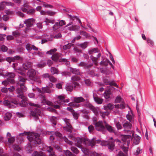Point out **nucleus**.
<instances>
[{"label": "nucleus", "instance_id": "53", "mask_svg": "<svg viewBox=\"0 0 156 156\" xmlns=\"http://www.w3.org/2000/svg\"><path fill=\"white\" fill-rule=\"evenodd\" d=\"M45 65L46 64L45 62H41L37 65V66L39 68H42L45 66Z\"/></svg>", "mask_w": 156, "mask_h": 156}, {"label": "nucleus", "instance_id": "58", "mask_svg": "<svg viewBox=\"0 0 156 156\" xmlns=\"http://www.w3.org/2000/svg\"><path fill=\"white\" fill-rule=\"evenodd\" d=\"M3 104L5 106H8L10 107L11 103L8 100H5L3 102Z\"/></svg>", "mask_w": 156, "mask_h": 156}, {"label": "nucleus", "instance_id": "30", "mask_svg": "<svg viewBox=\"0 0 156 156\" xmlns=\"http://www.w3.org/2000/svg\"><path fill=\"white\" fill-rule=\"evenodd\" d=\"M98 48H94L93 49H91L88 51V53L90 55H92L94 53L98 52Z\"/></svg>", "mask_w": 156, "mask_h": 156}, {"label": "nucleus", "instance_id": "3", "mask_svg": "<svg viewBox=\"0 0 156 156\" xmlns=\"http://www.w3.org/2000/svg\"><path fill=\"white\" fill-rule=\"evenodd\" d=\"M101 145L102 146H108V149L111 151L113 150L114 148V142L113 140V138L111 137L108 141H103L101 143Z\"/></svg>", "mask_w": 156, "mask_h": 156}, {"label": "nucleus", "instance_id": "32", "mask_svg": "<svg viewBox=\"0 0 156 156\" xmlns=\"http://www.w3.org/2000/svg\"><path fill=\"white\" fill-rule=\"evenodd\" d=\"M32 156H45V155L42 152H38L37 151H35L33 154Z\"/></svg>", "mask_w": 156, "mask_h": 156}, {"label": "nucleus", "instance_id": "17", "mask_svg": "<svg viewBox=\"0 0 156 156\" xmlns=\"http://www.w3.org/2000/svg\"><path fill=\"white\" fill-rule=\"evenodd\" d=\"M13 4L10 2H3L0 3V10H2L4 9L5 5H12Z\"/></svg>", "mask_w": 156, "mask_h": 156}, {"label": "nucleus", "instance_id": "47", "mask_svg": "<svg viewBox=\"0 0 156 156\" xmlns=\"http://www.w3.org/2000/svg\"><path fill=\"white\" fill-rule=\"evenodd\" d=\"M88 44V42H85L83 43L79 44V46L83 49H85L87 47Z\"/></svg>", "mask_w": 156, "mask_h": 156}, {"label": "nucleus", "instance_id": "56", "mask_svg": "<svg viewBox=\"0 0 156 156\" xmlns=\"http://www.w3.org/2000/svg\"><path fill=\"white\" fill-rule=\"evenodd\" d=\"M72 114L73 118L75 119H77L79 116V113L76 112H75L74 111L73 113H72Z\"/></svg>", "mask_w": 156, "mask_h": 156}, {"label": "nucleus", "instance_id": "44", "mask_svg": "<svg viewBox=\"0 0 156 156\" xmlns=\"http://www.w3.org/2000/svg\"><path fill=\"white\" fill-rule=\"evenodd\" d=\"M51 121L52 122L53 125H56L57 122V118L55 117H52L50 119Z\"/></svg>", "mask_w": 156, "mask_h": 156}, {"label": "nucleus", "instance_id": "26", "mask_svg": "<svg viewBox=\"0 0 156 156\" xmlns=\"http://www.w3.org/2000/svg\"><path fill=\"white\" fill-rule=\"evenodd\" d=\"M31 66V63L30 62H27L24 63L23 65V69L25 70L27 69Z\"/></svg>", "mask_w": 156, "mask_h": 156}, {"label": "nucleus", "instance_id": "60", "mask_svg": "<svg viewBox=\"0 0 156 156\" xmlns=\"http://www.w3.org/2000/svg\"><path fill=\"white\" fill-rule=\"evenodd\" d=\"M15 139L14 137H12L8 138V141L9 143L12 144L15 141Z\"/></svg>", "mask_w": 156, "mask_h": 156}, {"label": "nucleus", "instance_id": "20", "mask_svg": "<svg viewBox=\"0 0 156 156\" xmlns=\"http://www.w3.org/2000/svg\"><path fill=\"white\" fill-rule=\"evenodd\" d=\"M80 27L76 25H72L71 26L67 28L68 30L70 31H78Z\"/></svg>", "mask_w": 156, "mask_h": 156}, {"label": "nucleus", "instance_id": "37", "mask_svg": "<svg viewBox=\"0 0 156 156\" xmlns=\"http://www.w3.org/2000/svg\"><path fill=\"white\" fill-rule=\"evenodd\" d=\"M51 71L52 74H58V70L57 69L54 67H51Z\"/></svg>", "mask_w": 156, "mask_h": 156}, {"label": "nucleus", "instance_id": "59", "mask_svg": "<svg viewBox=\"0 0 156 156\" xmlns=\"http://www.w3.org/2000/svg\"><path fill=\"white\" fill-rule=\"evenodd\" d=\"M37 28L39 29H42L43 28L42 23V22H39L36 24Z\"/></svg>", "mask_w": 156, "mask_h": 156}, {"label": "nucleus", "instance_id": "48", "mask_svg": "<svg viewBox=\"0 0 156 156\" xmlns=\"http://www.w3.org/2000/svg\"><path fill=\"white\" fill-rule=\"evenodd\" d=\"M27 13L30 15H33L35 12V10L34 9L32 8V9L27 11Z\"/></svg>", "mask_w": 156, "mask_h": 156}, {"label": "nucleus", "instance_id": "42", "mask_svg": "<svg viewBox=\"0 0 156 156\" xmlns=\"http://www.w3.org/2000/svg\"><path fill=\"white\" fill-rule=\"evenodd\" d=\"M42 3L43 6L44 8H52L53 7L52 5L48 4L44 2H42Z\"/></svg>", "mask_w": 156, "mask_h": 156}, {"label": "nucleus", "instance_id": "4", "mask_svg": "<svg viewBox=\"0 0 156 156\" xmlns=\"http://www.w3.org/2000/svg\"><path fill=\"white\" fill-rule=\"evenodd\" d=\"M37 72L34 69H30L27 73V77L30 80H34V78L36 76Z\"/></svg>", "mask_w": 156, "mask_h": 156}, {"label": "nucleus", "instance_id": "1", "mask_svg": "<svg viewBox=\"0 0 156 156\" xmlns=\"http://www.w3.org/2000/svg\"><path fill=\"white\" fill-rule=\"evenodd\" d=\"M20 81L17 82L16 86L17 87L16 89V92L18 95V97L21 99V102H20L16 100H13L12 103L15 104L19 105L21 107H25L28 104L27 102V98L23 95V92L26 90V88L25 87L24 82L25 81V79L22 76L19 77Z\"/></svg>", "mask_w": 156, "mask_h": 156}, {"label": "nucleus", "instance_id": "11", "mask_svg": "<svg viewBox=\"0 0 156 156\" xmlns=\"http://www.w3.org/2000/svg\"><path fill=\"white\" fill-rule=\"evenodd\" d=\"M104 82L106 85H109L110 86H113L117 88L119 87L118 86L114 81H110L108 79L105 78L104 79Z\"/></svg>", "mask_w": 156, "mask_h": 156}, {"label": "nucleus", "instance_id": "6", "mask_svg": "<svg viewBox=\"0 0 156 156\" xmlns=\"http://www.w3.org/2000/svg\"><path fill=\"white\" fill-rule=\"evenodd\" d=\"M129 134L131 135V138L133 140L134 143L136 144H138L140 140V137L137 135H134V132L132 131H129Z\"/></svg>", "mask_w": 156, "mask_h": 156}, {"label": "nucleus", "instance_id": "43", "mask_svg": "<svg viewBox=\"0 0 156 156\" xmlns=\"http://www.w3.org/2000/svg\"><path fill=\"white\" fill-rule=\"evenodd\" d=\"M94 99L96 102L100 104H102L103 101L102 99L98 97H94Z\"/></svg>", "mask_w": 156, "mask_h": 156}, {"label": "nucleus", "instance_id": "28", "mask_svg": "<svg viewBox=\"0 0 156 156\" xmlns=\"http://www.w3.org/2000/svg\"><path fill=\"white\" fill-rule=\"evenodd\" d=\"M93 66L92 64L90 65H87L86 63L83 62H81L78 64V66H83L85 68H89Z\"/></svg>", "mask_w": 156, "mask_h": 156}, {"label": "nucleus", "instance_id": "36", "mask_svg": "<svg viewBox=\"0 0 156 156\" xmlns=\"http://www.w3.org/2000/svg\"><path fill=\"white\" fill-rule=\"evenodd\" d=\"M12 116V114L10 112H7L5 114L4 119L6 121L9 120Z\"/></svg>", "mask_w": 156, "mask_h": 156}, {"label": "nucleus", "instance_id": "12", "mask_svg": "<svg viewBox=\"0 0 156 156\" xmlns=\"http://www.w3.org/2000/svg\"><path fill=\"white\" fill-rule=\"evenodd\" d=\"M41 114V111L38 109H36L34 111H32L31 112V115L32 116L35 117L36 119H37L39 115H40Z\"/></svg>", "mask_w": 156, "mask_h": 156}, {"label": "nucleus", "instance_id": "21", "mask_svg": "<svg viewBox=\"0 0 156 156\" xmlns=\"http://www.w3.org/2000/svg\"><path fill=\"white\" fill-rule=\"evenodd\" d=\"M123 126L125 129H131L132 126L129 122L126 121L123 124Z\"/></svg>", "mask_w": 156, "mask_h": 156}, {"label": "nucleus", "instance_id": "49", "mask_svg": "<svg viewBox=\"0 0 156 156\" xmlns=\"http://www.w3.org/2000/svg\"><path fill=\"white\" fill-rule=\"evenodd\" d=\"M5 76L11 78H14L15 75V74L12 73H7L5 74Z\"/></svg>", "mask_w": 156, "mask_h": 156}, {"label": "nucleus", "instance_id": "35", "mask_svg": "<svg viewBox=\"0 0 156 156\" xmlns=\"http://www.w3.org/2000/svg\"><path fill=\"white\" fill-rule=\"evenodd\" d=\"M46 23V25H48L49 23L53 24L55 22L54 20L49 19L47 18H45V20L44 21Z\"/></svg>", "mask_w": 156, "mask_h": 156}, {"label": "nucleus", "instance_id": "22", "mask_svg": "<svg viewBox=\"0 0 156 156\" xmlns=\"http://www.w3.org/2000/svg\"><path fill=\"white\" fill-rule=\"evenodd\" d=\"M90 109L96 115H98L99 112L100 113V112L99 108L98 107L91 106L90 108Z\"/></svg>", "mask_w": 156, "mask_h": 156}, {"label": "nucleus", "instance_id": "39", "mask_svg": "<svg viewBox=\"0 0 156 156\" xmlns=\"http://www.w3.org/2000/svg\"><path fill=\"white\" fill-rule=\"evenodd\" d=\"M70 71L73 74L78 75L80 72L79 70L76 69H74L72 68H70Z\"/></svg>", "mask_w": 156, "mask_h": 156}, {"label": "nucleus", "instance_id": "50", "mask_svg": "<svg viewBox=\"0 0 156 156\" xmlns=\"http://www.w3.org/2000/svg\"><path fill=\"white\" fill-rule=\"evenodd\" d=\"M59 62H65V64L66 66H69L70 64V62L69 61H67V60L65 58H60L59 59Z\"/></svg>", "mask_w": 156, "mask_h": 156}, {"label": "nucleus", "instance_id": "9", "mask_svg": "<svg viewBox=\"0 0 156 156\" xmlns=\"http://www.w3.org/2000/svg\"><path fill=\"white\" fill-rule=\"evenodd\" d=\"M101 56V54L100 53H99L97 55V57H95L93 56L92 55H91L90 58L92 61L93 62L94 65L96 66H97L98 64V58H99Z\"/></svg>", "mask_w": 156, "mask_h": 156}, {"label": "nucleus", "instance_id": "57", "mask_svg": "<svg viewBox=\"0 0 156 156\" xmlns=\"http://www.w3.org/2000/svg\"><path fill=\"white\" fill-rule=\"evenodd\" d=\"M71 149L73 153L75 154H77L79 152V151L76 148L73 147H71Z\"/></svg>", "mask_w": 156, "mask_h": 156}, {"label": "nucleus", "instance_id": "52", "mask_svg": "<svg viewBox=\"0 0 156 156\" xmlns=\"http://www.w3.org/2000/svg\"><path fill=\"white\" fill-rule=\"evenodd\" d=\"M14 69L16 70V72L18 73L19 74L23 76L25 75V74L23 72L21 71V68H20L18 69Z\"/></svg>", "mask_w": 156, "mask_h": 156}, {"label": "nucleus", "instance_id": "18", "mask_svg": "<svg viewBox=\"0 0 156 156\" xmlns=\"http://www.w3.org/2000/svg\"><path fill=\"white\" fill-rule=\"evenodd\" d=\"M127 107L130 109V111L128 112V114L126 115V117L127 119L130 122H131L133 117V114L130 107L128 105H127Z\"/></svg>", "mask_w": 156, "mask_h": 156}, {"label": "nucleus", "instance_id": "62", "mask_svg": "<svg viewBox=\"0 0 156 156\" xmlns=\"http://www.w3.org/2000/svg\"><path fill=\"white\" fill-rule=\"evenodd\" d=\"M60 26L58 25V22H56L53 27L54 30H56L59 28Z\"/></svg>", "mask_w": 156, "mask_h": 156}, {"label": "nucleus", "instance_id": "33", "mask_svg": "<svg viewBox=\"0 0 156 156\" xmlns=\"http://www.w3.org/2000/svg\"><path fill=\"white\" fill-rule=\"evenodd\" d=\"M47 151L50 153L49 156H56L53 151V149L51 147H48L47 148Z\"/></svg>", "mask_w": 156, "mask_h": 156}, {"label": "nucleus", "instance_id": "51", "mask_svg": "<svg viewBox=\"0 0 156 156\" xmlns=\"http://www.w3.org/2000/svg\"><path fill=\"white\" fill-rule=\"evenodd\" d=\"M73 86L69 84H67L66 86V88L67 91H71L73 90Z\"/></svg>", "mask_w": 156, "mask_h": 156}, {"label": "nucleus", "instance_id": "25", "mask_svg": "<svg viewBox=\"0 0 156 156\" xmlns=\"http://www.w3.org/2000/svg\"><path fill=\"white\" fill-rule=\"evenodd\" d=\"M84 99L82 97L74 98V101L77 103H79L84 101Z\"/></svg>", "mask_w": 156, "mask_h": 156}, {"label": "nucleus", "instance_id": "19", "mask_svg": "<svg viewBox=\"0 0 156 156\" xmlns=\"http://www.w3.org/2000/svg\"><path fill=\"white\" fill-rule=\"evenodd\" d=\"M104 125L105 126V128L110 132L112 133L114 132L113 128L110 125H109L105 121H104Z\"/></svg>", "mask_w": 156, "mask_h": 156}, {"label": "nucleus", "instance_id": "27", "mask_svg": "<svg viewBox=\"0 0 156 156\" xmlns=\"http://www.w3.org/2000/svg\"><path fill=\"white\" fill-rule=\"evenodd\" d=\"M29 8L28 4L25 3L23 5L21 8V10L24 12H27V9Z\"/></svg>", "mask_w": 156, "mask_h": 156}, {"label": "nucleus", "instance_id": "41", "mask_svg": "<svg viewBox=\"0 0 156 156\" xmlns=\"http://www.w3.org/2000/svg\"><path fill=\"white\" fill-rule=\"evenodd\" d=\"M8 48L4 45H0V51L6 52L7 51Z\"/></svg>", "mask_w": 156, "mask_h": 156}, {"label": "nucleus", "instance_id": "54", "mask_svg": "<svg viewBox=\"0 0 156 156\" xmlns=\"http://www.w3.org/2000/svg\"><path fill=\"white\" fill-rule=\"evenodd\" d=\"M75 102H72L69 103V105L73 107H79V105L76 103Z\"/></svg>", "mask_w": 156, "mask_h": 156}, {"label": "nucleus", "instance_id": "63", "mask_svg": "<svg viewBox=\"0 0 156 156\" xmlns=\"http://www.w3.org/2000/svg\"><path fill=\"white\" fill-rule=\"evenodd\" d=\"M56 14V12L51 11H47V15L50 16H53Z\"/></svg>", "mask_w": 156, "mask_h": 156}, {"label": "nucleus", "instance_id": "10", "mask_svg": "<svg viewBox=\"0 0 156 156\" xmlns=\"http://www.w3.org/2000/svg\"><path fill=\"white\" fill-rule=\"evenodd\" d=\"M58 98L59 100L55 102V104L57 103L59 105H61L64 102H69L68 100H64L65 97L64 95H61L58 96Z\"/></svg>", "mask_w": 156, "mask_h": 156}, {"label": "nucleus", "instance_id": "24", "mask_svg": "<svg viewBox=\"0 0 156 156\" xmlns=\"http://www.w3.org/2000/svg\"><path fill=\"white\" fill-rule=\"evenodd\" d=\"M105 60V59H102V61L100 62L99 64L101 66H107L108 65L109 61L107 59Z\"/></svg>", "mask_w": 156, "mask_h": 156}, {"label": "nucleus", "instance_id": "46", "mask_svg": "<svg viewBox=\"0 0 156 156\" xmlns=\"http://www.w3.org/2000/svg\"><path fill=\"white\" fill-rule=\"evenodd\" d=\"M100 114L102 118H105V116H108L109 114V112H100Z\"/></svg>", "mask_w": 156, "mask_h": 156}, {"label": "nucleus", "instance_id": "7", "mask_svg": "<svg viewBox=\"0 0 156 156\" xmlns=\"http://www.w3.org/2000/svg\"><path fill=\"white\" fill-rule=\"evenodd\" d=\"M63 120L67 126V127H64V129L69 132H71L72 131L73 128L72 126L70 124L69 120L67 119H64Z\"/></svg>", "mask_w": 156, "mask_h": 156}, {"label": "nucleus", "instance_id": "34", "mask_svg": "<svg viewBox=\"0 0 156 156\" xmlns=\"http://www.w3.org/2000/svg\"><path fill=\"white\" fill-rule=\"evenodd\" d=\"M123 99L121 97L120 95H118L116 98L115 102V103H122L124 102Z\"/></svg>", "mask_w": 156, "mask_h": 156}, {"label": "nucleus", "instance_id": "16", "mask_svg": "<svg viewBox=\"0 0 156 156\" xmlns=\"http://www.w3.org/2000/svg\"><path fill=\"white\" fill-rule=\"evenodd\" d=\"M62 54L60 53H56L53 54L52 57V59L54 61L57 62L59 60V58L61 57Z\"/></svg>", "mask_w": 156, "mask_h": 156}, {"label": "nucleus", "instance_id": "40", "mask_svg": "<svg viewBox=\"0 0 156 156\" xmlns=\"http://www.w3.org/2000/svg\"><path fill=\"white\" fill-rule=\"evenodd\" d=\"M48 134L52 135L55 134L56 136L59 137H61L62 136V134L58 132H55V133L54 132H48Z\"/></svg>", "mask_w": 156, "mask_h": 156}, {"label": "nucleus", "instance_id": "55", "mask_svg": "<svg viewBox=\"0 0 156 156\" xmlns=\"http://www.w3.org/2000/svg\"><path fill=\"white\" fill-rule=\"evenodd\" d=\"M57 51V49L56 48L51 49L49 51H48L46 53L48 54L51 55L53 54L54 52Z\"/></svg>", "mask_w": 156, "mask_h": 156}, {"label": "nucleus", "instance_id": "14", "mask_svg": "<svg viewBox=\"0 0 156 156\" xmlns=\"http://www.w3.org/2000/svg\"><path fill=\"white\" fill-rule=\"evenodd\" d=\"M80 77L77 76H73L71 78V80L73 81V83L74 87H76L79 86V83L77 82H75L76 81H78L80 80Z\"/></svg>", "mask_w": 156, "mask_h": 156}, {"label": "nucleus", "instance_id": "8", "mask_svg": "<svg viewBox=\"0 0 156 156\" xmlns=\"http://www.w3.org/2000/svg\"><path fill=\"white\" fill-rule=\"evenodd\" d=\"M35 20L33 18H30L24 21V23L26 24L27 27H29L33 26L35 22Z\"/></svg>", "mask_w": 156, "mask_h": 156}, {"label": "nucleus", "instance_id": "45", "mask_svg": "<svg viewBox=\"0 0 156 156\" xmlns=\"http://www.w3.org/2000/svg\"><path fill=\"white\" fill-rule=\"evenodd\" d=\"M73 44L71 43H69L68 44L65 45L63 46V48L64 50H66L69 49Z\"/></svg>", "mask_w": 156, "mask_h": 156}, {"label": "nucleus", "instance_id": "5", "mask_svg": "<svg viewBox=\"0 0 156 156\" xmlns=\"http://www.w3.org/2000/svg\"><path fill=\"white\" fill-rule=\"evenodd\" d=\"M104 122L102 121H99L95 124V128L98 131L104 132L105 130V125H104Z\"/></svg>", "mask_w": 156, "mask_h": 156}, {"label": "nucleus", "instance_id": "13", "mask_svg": "<svg viewBox=\"0 0 156 156\" xmlns=\"http://www.w3.org/2000/svg\"><path fill=\"white\" fill-rule=\"evenodd\" d=\"M129 134L127 135H122L121 136V138L123 142H125L126 141H127V143H129V140L127 139H131V135L129 134V131H128Z\"/></svg>", "mask_w": 156, "mask_h": 156}, {"label": "nucleus", "instance_id": "15", "mask_svg": "<svg viewBox=\"0 0 156 156\" xmlns=\"http://www.w3.org/2000/svg\"><path fill=\"white\" fill-rule=\"evenodd\" d=\"M41 101L42 103L44 104H46L47 105L49 106H52V103L51 101H47L46 99L45 96L42 95L41 97Z\"/></svg>", "mask_w": 156, "mask_h": 156}, {"label": "nucleus", "instance_id": "29", "mask_svg": "<svg viewBox=\"0 0 156 156\" xmlns=\"http://www.w3.org/2000/svg\"><path fill=\"white\" fill-rule=\"evenodd\" d=\"M111 93L110 90H105L104 94V96L105 99H108L110 97Z\"/></svg>", "mask_w": 156, "mask_h": 156}, {"label": "nucleus", "instance_id": "38", "mask_svg": "<svg viewBox=\"0 0 156 156\" xmlns=\"http://www.w3.org/2000/svg\"><path fill=\"white\" fill-rule=\"evenodd\" d=\"M42 91L43 92L47 93H50L52 91L51 90H50L49 87H48L42 88Z\"/></svg>", "mask_w": 156, "mask_h": 156}, {"label": "nucleus", "instance_id": "2", "mask_svg": "<svg viewBox=\"0 0 156 156\" xmlns=\"http://www.w3.org/2000/svg\"><path fill=\"white\" fill-rule=\"evenodd\" d=\"M27 135H29L27 137V138L30 142H33L34 143L38 144L41 143V140L39 138L40 135L38 133L24 132L23 133H20L19 136H23Z\"/></svg>", "mask_w": 156, "mask_h": 156}, {"label": "nucleus", "instance_id": "31", "mask_svg": "<svg viewBox=\"0 0 156 156\" xmlns=\"http://www.w3.org/2000/svg\"><path fill=\"white\" fill-rule=\"evenodd\" d=\"M114 108L113 104L112 103H109L106 106H104V108L105 110H107V109L112 110Z\"/></svg>", "mask_w": 156, "mask_h": 156}, {"label": "nucleus", "instance_id": "23", "mask_svg": "<svg viewBox=\"0 0 156 156\" xmlns=\"http://www.w3.org/2000/svg\"><path fill=\"white\" fill-rule=\"evenodd\" d=\"M127 105H126V104L124 101L122 103V104L120 105L118 104L115 105V108L117 109L119 108L121 109H124L125 108L126 106L127 107Z\"/></svg>", "mask_w": 156, "mask_h": 156}, {"label": "nucleus", "instance_id": "61", "mask_svg": "<svg viewBox=\"0 0 156 156\" xmlns=\"http://www.w3.org/2000/svg\"><path fill=\"white\" fill-rule=\"evenodd\" d=\"M63 139L65 141L66 143H68L70 145H72L73 142L71 141H69L66 137H64Z\"/></svg>", "mask_w": 156, "mask_h": 156}, {"label": "nucleus", "instance_id": "64", "mask_svg": "<svg viewBox=\"0 0 156 156\" xmlns=\"http://www.w3.org/2000/svg\"><path fill=\"white\" fill-rule=\"evenodd\" d=\"M26 49L29 51H30L32 49V46L29 44H27L26 46Z\"/></svg>", "mask_w": 156, "mask_h": 156}]
</instances>
